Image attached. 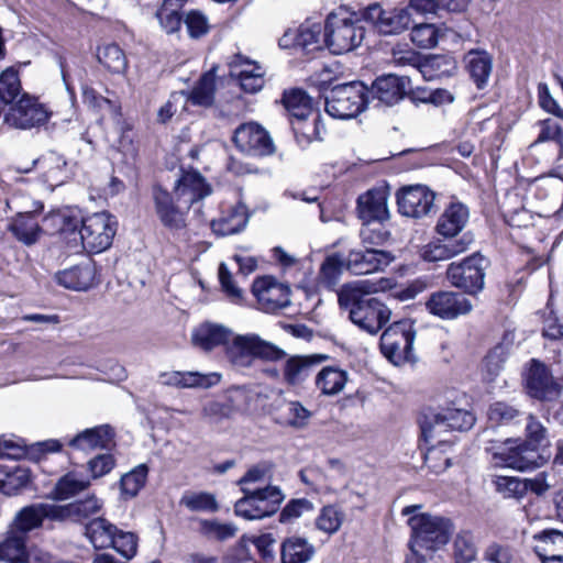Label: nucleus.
Listing matches in <instances>:
<instances>
[{
    "label": "nucleus",
    "instance_id": "nucleus-1",
    "mask_svg": "<svg viewBox=\"0 0 563 563\" xmlns=\"http://www.w3.org/2000/svg\"><path fill=\"white\" fill-rule=\"evenodd\" d=\"M338 303L360 330L375 335L389 321L391 311L380 300L371 297L366 282L344 284L338 290Z\"/></svg>",
    "mask_w": 563,
    "mask_h": 563
},
{
    "label": "nucleus",
    "instance_id": "nucleus-2",
    "mask_svg": "<svg viewBox=\"0 0 563 563\" xmlns=\"http://www.w3.org/2000/svg\"><path fill=\"white\" fill-rule=\"evenodd\" d=\"M408 526L411 529L408 542L410 553L405 563H423L426 556L422 552L439 550L450 541L454 531L451 519L427 512L409 517Z\"/></svg>",
    "mask_w": 563,
    "mask_h": 563
},
{
    "label": "nucleus",
    "instance_id": "nucleus-3",
    "mask_svg": "<svg viewBox=\"0 0 563 563\" xmlns=\"http://www.w3.org/2000/svg\"><path fill=\"white\" fill-rule=\"evenodd\" d=\"M229 363L236 369L253 366L254 360L276 362L286 356L279 346L263 340L257 334H234L224 350Z\"/></svg>",
    "mask_w": 563,
    "mask_h": 563
},
{
    "label": "nucleus",
    "instance_id": "nucleus-4",
    "mask_svg": "<svg viewBox=\"0 0 563 563\" xmlns=\"http://www.w3.org/2000/svg\"><path fill=\"white\" fill-rule=\"evenodd\" d=\"M325 111L336 119H351L369 103L368 87L361 81H351L325 88Z\"/></svg>",
    "mask_w": 563,
    "mask_h": 563
},
{
    "label": "nucleus",
    "instance_id": "nucleus-5",
    "mask_svg": "<svg viewBox=\"0 0 563 563\" xmlns=\"http://www.w3.org/2000/svg\"><path fill=\"white\" fill-rule=\"evenodd\" d=\"M415 324L411 319H401L391 323L380 335L379 347L385 357L395 365L415 362Z\"/></svg>",
    "mask_w": 563,
    "mask_h": 563
},
{
    "label": "nucleus",
    "instance_id": "nucleus-6",
    "mask_svg": "<svg viewBox=\"0 0 563 563\" xmlns=\"http://www.w3.org/2000/svg\"><path fill=\"white\" fill-rule=\"evenodd\" d=\"M323 42L331 53L340 55L361 45L365 30L356 21L339 13H330L323 29Z\"/></svg>",
    "mask_w": 563,
    "mask_h": 563
},
{
    "label": "nucleus",
    "instance_id": "nucleus-7",
    "mask_svg": "<svg viewBox=\"0 0 563 563\" xmlns=\"http://www.w3.org/2000/svg\"><path fill=\"white\" fill-rule=\"evenodd\" d=\"M496 465L518 471L534 470L543 465L544 459L539 449L523 440L508 439L498 445L486 448Z\"/></svg>",
    "mask_w": 563,
    "mask_h": 563
},
{
    "label": "nucleus",
    "instance_id": "nucleus-8",
    "mask_svg": "<svg viewBox=\"0 0 563 563\" xmlns=\"http://www.w3.org/2000/svg\"><path fill=\"white\" fill-rule=\"evenodd\" d=\"M118 222L107 211L96 212L80 221L79 235L85 250L101 253L111 246Z\"/></svg>",
    "mask_w": 563,
    "mask_h": 563
},
{
    "label": "nucleus",
    "instance_id": "nucleus-9",
    "mask_svg": "<svg viewBox=\"0 0 563 563\" xmlns=\"http://www.w3.org/2000/svg\"><path fill=\"white\" fill-rule=\"evenodd\" d=\"M488 266L489 261L479 252H475L460 262V290L472 297L460 299V314L468 313L473 309L476 295L484 288Z\"/></svg>",
    "mask_w": 563,
    "mask_h": 563
},
{
    "label": "nucleus",
    "instance_id": "nucleus-10",
    "mask_svg": "<svg viewBox=\"0 0 563 563\" xmlns=\"http://www.w3.org/2000/svg\"><path fill=\"white\" fill-rule=\"evenodd\" d=\"M51 112L35 97L23 93L4 114V122L19 130H30L44 125Z\"/></svg>",
    "mask_w": 563,
    "mask_h": 563
},
{
    "label": "nucleus",
    "instance_id": "nucleus-11",
    "mask_svg": "<svg viewBox=\"0 0 563 563\" xmlns=\"http://www.w3.org/2000/svg\"><path fill=\"white\" fill-rule=\"evenodd\" d=\"M435 194L424 185H409L396 192L398 212L407 218L422 219L433 212Z\"/></svg>",
    "mask_w": 563,
    "mask_h": 563
},
{
    "label": "nucleus",
    "instance_id": "nucleus-12",
    "mask_svg": "<svg viewBox=\"0 0 563 563\" xmlns=\"http://www.w3.org/2000/svg\"><path fill=\"white\" fill-rule=\"evenodd\" d=\"M236 148L250 156H268L275 152L269 133L255 122L239 125L232 136Z\"/></svg>",
    "mask_w": 563,
    "mask_h": 563
},
{
    "label": "nucleus",
    "instance_id": "nucleus-13",
    "mask_svg": "<svg viewBox=\"0 0 563 563\" xmlns=\"http://www.w3.org/2000/svg\"><path fill=\"white\" fill-rule=\"evenodd\" d=\"M525 387L530 397L540 401H553L562 393V385L554 379L550 369L537 360H531L525 374Z\"/></svg>",
    "mask_w": 563,
    "mask_h": 563
},
{
    "label": "nucleus",
    "instance_id": "nucleus-14",
    "mask_svg": "<svg viewBox=\"0 0 563 563\" xmlns=\"http://www.w3.org/2000/svg\"><path fill=\"white\" fill-rule=\"evenodd\" d=\"M252 292L261 309L267 313H275L291 302L290 288L271 276L256 278L252 285Z\"/></svg>",
    "mask_w": 563,
    "mask_h": 563
},
{
    "label": "nucleus",
    "instance_id": "nucleus-15",
    "mask_svg": "<svg viewBox=\"0 0 563 563\" xmlns=\"http://www.w3.org/2000/svg\"><path fill=\"white\" fill-rule=\"evenodd\" d=\"M154 209L161 223L168 230H181L186 227V211L189 208H184L170 192L163 189L161 186L153 188Z\"/></svg>",
    "mask_w": 563,
    "mask_h": 563
},
{
    "label": "nucleus",
    "instance_id": "nucleus-16",
    "mask_svg": "<svg viewBox=\"0 0 563 563\" xmlns=\"http://www.w3.org/2000/svg\"><path fill=\"white\" fill-rule=\"evenodd\" d=\"M411 91V82L408 77L393 74L376 78L368 88V100H377V104L394 106Z\"/></svg>",
    "mask_w": 563,
    "mask_h": 563
},
{
    "label": "nucleus",
    "instance_id": "nucleus-17",
    "mask_svg": "<svg viewBox=\"0 0 563 563\" xmlns=\"http://www.w3.org/2000/svg\"><path fill=\"white\" fill-rule=\"evenodd\" d=\"M45 519L59 521L57 505L46 503L27 505L15 514L11 530L26 538L30 531L41 528Z\"/></svg>",
    "mask_w": 563,
    "mask_h": 563
},
{
    "label": "nucleus",
    "instance_id": "nucleus-18",
    "mask_svg": "<svg viewBox=\"0 0 563 563\" xmlns=\"http://www.w3.org/2000/svg\"><path fill=\"white\" fill-rule=\"evenodd\" d=\"M395 256L387 251L376 249L351 250L346 257V269L354 275H366L387 267Z\"/></svg>",
    "mask_w": 563,
    "mask_h": 563
},
{
    "label": "nucleus",
    "instance_id": "nucleus-19",
    "mask_svg": "<svg viewBox=\"0 0 563 563\" xmlns=\"http://www.w3.org/2000/svg\"><path fill=\"white\" fill-rule=\"evenodd\" d=\"M389 188L375 187L357 198V214L364 223L383 222L389 219L387 207Z\"/></svg>",
    "mask_w": 563,
    "mask_h": 563
},
{
    "label": "nucleus",
    "instance_id": "nucleus-20",
    "mask_svg": "<svg viewBox=\"0 0 563 563\" xmlns=\"http://www.w3.org/2000/svg\"><path fill=\"white\" fill-rule=\"evenodd\" d=\"M328 358L327 354L292 355L284 364L283 379L289 386H300Z\"/></svg>",
    "mask_w": 563,
    "mask_h": 563
},
{
    "label": "nucleus",
    "instance_id": "nucleus-21",
    "mask_svg": "<svg viewBox=\"0 0 563 563\" xmlns=\"http://www.w3.org/2000/svg\"><path fill=\"white\" fill-rule=\"evenodd\" d=\"M211 187L198 172H187L176 181L174 194L184 208H190L195 202L208 197Z\"/></svg>",
    "mask_w": 563,
    "mask_h": 563
},
{
    "label": "nucleus",
    "instance_id": "nucleus-22",
    "mask_svg": "<svg viewBox=\"0 0 563 563\" xmlns=\"http://www.w3.org/2000/svg\"><path fill=\"white\" fill-rule=\"evenodd\" d=\"M232 336L233 331L229 327L206 321L192 330L191 341L196 347L210 352L219 346L225 349Z\"/></svg>",
    "mask_w": 563,
    "mask_h": 563
},
{
    "label": "nucleus",
    "instance_id": "nucleus-23",
    "mask_svg": "<svg viewBox=\"0 0 563 563\" xmlns=\"http://www.w3.org/2000/svg\"><path fill=\"white\" fill-rule=\"evenodd\" d=\"M457 424V409H446L441 412H434L429 409L419 418L421 437L426 442L443 433L451 432Z\"/></svg>",
    "mask_w": 563,
    "mask_h": 563
},
{
    "label": "nucleus",
    "instance_id": "nucleus-24",
    "mask_svg": "<svg viewBox=\"0 0 563 563\" xmlns=\"http://www.w3.org/2000/svg\"><path fill=\"white\" fill-rule=\"evenodd\" d=\"M114 431L109 424L85 429L69 439L67 444L79 451L106 450L113 444Z\"/></svg>",
    "mask_w": 563,
    "mask_h": 563
},
{
    "label": "nucleus",
    "instance_id": "nucleus-25",
    "mask_svg": "<svg viewBox=\"0 0 563 563\" xmlns=\"http://www.w3.org/2000/svg\"><path fill=\"white\" fill-rule=\"evenodd\" d=\"M464 69L477 89L488 85L493 71V57L484 49H470L463 57Z\"/></svg>",
    "mask_w": 563,
    "mask_h": 563
},
{
    "label": "nucleus",
    "instance_id": "nucleus-26",
    "mask_svg": "<svg viewBox=\"0 0 563 563\" xmlns=\"http://www.w3.org/2000/svg\"><path fill=\"white\" fill-rule=\"evenodd\" d=\"M8 231L25 246L35 245L44 233L34 212H19L10 220Z\"/></svg>",
    "mask_w": 563,
    "mask_h": 563
},
{
    "label": "nucleus",
    "instance_id": "nucleus-27",
    "mask_svg": "<svg viewBox=\"0 0 563 563\" xmlns=\"http://www.w3.org/2000/svg\"><path fill=\"white\" fill-rule=\"evenodd\" d=\"M250 217L251 213L246 205L239 201L227 211H223L219 219L212 220L211 229L219 236L235 234L245 229Z\"/></svg>",
    "mask_w": 563,
    "mask_h": 563
},
{
    "label": "nucleus",
    "instance_id": "nucleus-28",
    "mask_svg": "<svg viewBox=\"0 0 563 563\" xmlns=\"http://www.w3.org/2000/svg\"><path fill=\"white\" fill-rule=\"evenodd\" d=\"M163 383L177 388L207 389L217 385L221 375L218 373L202 374L200 372H170L162 374Z\"/></svg>",
    "mask_w": 563,
    "mask_h": 563
},
{
    "label": "nucleus",
    "instance_id": "nucleus-29",
    "mask_svg": "<svg viewBox=\"0 0 563 563\" xmlns=\"http://www.w3.org/2000/svg\"><path fill=\"white\" fill-rule=\"evenodd\" d=\"M102 507V499L91 494L85 499L75 500L67 505H57L58 520L65 521L71 519L76 522H80L100 512Z\"/></svg>",
    "mask_w": 563,
    "mask_h": 563
},
{
    "label": "nucleus",
    "instance_id": "nucleus-30",
    "mask_svg": "<svg viewBox=\"0 0 563 563\" xmlns=\"http://www.w3.org/2000/svg\"><path fill=\"white\" fill-rule=\"evenodd\" d=\"M96 266L91 262L80 263L57 274V282L65 288L87 290L93 285Z\"/></svg>",
    "mask_w": 563,
    "mask_h": 563
},
{
    "label": "nucleus",
    "instance_id": "nucleus-31",
    "mask_svg": "<svg viewBox=\"0 0 563 563\" xmlns=\"http://www.w3.org/2000/svg\"><path fill=\"white\" fill-rule=\"evenodd\" d=\"M316 553V548L306 538L291 536L280 544L282 563H307Z\"/></svg>",
    "mask_w": 563,
    "mask_h": 563
},
{
    "label": "nucleus",
    "instance_id": "nucleus-32",
    "mask_svg": "<svg viewBox=\"0 0 563 563\" xmlns=\"http://www.w3.org/2000/svg\"><path fill=\"white\" fill-rule=\"evenodd\" d=\"M253 503H255V511L257 518L263 519L276 514L280 504L285 499V495L278 486H266L251 490Z\"/></svg>",
    "mask_w": 563,
    "mask_h": 563
},
{
    "label": "nucleus",
    "instance_id": "nucleus-33",
    "mask_svg": "<svg viewBox=\"0 0 563 563\" xmlns=\"http://www.w3.org/2000/svg\"><path fill=\"white\" fill-rule=\"evenodd\" d=\"M282 102L290 115V121L308 120L313 113L312 98L300 88L285 90Z\"/></svg>",
    "mask_w": 563,
    "mask_h": 563
},
{
    "label": "nucleus",
    "instance_id": "nucleus-34",
    "mask_svg": "<svg viewBox=\"0 0 563 563\" xmlns=\"http://www.w3.org/2000/svg\"><path fill=\"white\" fill-rule=\"evenodd\" d=\"M427 310L443 320H454L457 318V292L455 291H435L432 292L426 302Z\"/></svg>",
    "mask_w": 563,
    "mask_h": 563
},
{
    "label": "nucleus",
    "instance_id": "nucleus-35",
    "mask_svg": "<svg viewBox=\"0 0 563 563\" xmlns=\"http://www.w3.org/2000/svg\"><path fill=\"white\" fill-rule=\"evenodd\" d=\"M117 527L103 517L90 520L85 526V536L96 549H106L113 543V536Z\"/></svg>",
    "mask_w": 563,
    "mask_h": 563
},
{
    "label": "nucleus",
    "instance_id": "nucleus-36",
    "mask_svg": "<svg viewBox=\"0 0 563 563\" xmlns=\"http://www.w3.org/2000/svg\"><path fill=\"white\" fill-rule=\"evenodd\" d=\"M90 486L89 479H80L74 472L63 475L49 493V498L56 501L67 500L86 490Z\"/></svg>",
    "mask_w": 563,
    "mask_h": 563
},
{
    "label": "nucleus",
    "instance_id": "nucleus-37",
    "mask_svg": "<svg viewBox=\"0 0 563 563\" xmlns=\"http://www.w3.org/2000/svg\"><path fill=\"white\" fill-rule=\"evenodd\" d=\"M347 382V373L336 367H323L316 377V386L322 395L334 396L342 391Z\"/></svg>",
    "mask_w": 563,
    "mask_h": 563
},
{
    "label": "nucleus",
    "instance_id": "nucleus-38",
    "mask_svg": "<svg viewBox=\"0 0 563 563\" xmlns=\"http://www.w3.org/2000/svg\"><path fill=\"white\" fill-rule=\"evenodd\" d=\"M26 538L10 530L8 537L0 542V561L8 563H26Z\"/></svg>",
    "mask_w": 563,
    "mask_h": 563
},
{
    "label": "nucleus",
    "instance_id": "nucleus-39",
    "mask_svg": "<svg viewBox=\"0 0 563 563\" xmlns=\"http://www.w3.org/2000/svg\"><path fill=\"white\" fill-rule=\"evenodd\" d=\"M97 58L112 74H123L128 67V59L123 49L114 43L98 46Z\"/></svg>",
    "mask_w": 563,
    "mask_h": 563
},
{
    "label": "nucleus",
    "instance_id": "nucleus-40",
    "mask_svg": "<svg viewBox=\"0 0 563 563\" xmlns=\"http://www.w3.org/2000/svg\"><path fill=\"white\" fill-rule=\"evenodd\" d=\"M216 76L213 71L205 73L192 87L187 100L199 107H211L214 102Z\"/></svg>",
    "mask_w": 563,
    "mask_h": 563
},
{
    "label": "nucleus",
    "instance_id": "nucleus-41",
    "mask_svg": "<svg viewBox=\"0 0 563 563\" xmlns=\"http://www.w3.org/2000/svg\"><path fill=\"white\" fill-rule=\"evenodd\" d=\"M510 352V343L500 342L496 344L483 360L482 372L488 382L495 378L504 369V365Z\"/></svg>",
    "mask_w": 563,
    "mask_h": 563
},
{
    "label": "nucleus",
    "instance_id": "nucleus-42",
    "mask_svg": "<svg viewBox=\"0 0 563 563\" xmlns=\"http://www.w3.org/2000/svg\"><path fill=\"white\" fill-rule=\"evenodd\" d=\"M185 2L186 0H164L162 7L157 10L156 18L167 34L179 31L183 22L179 10Z\"/></svg>",
    "mask_w": 563,
    "mask_h": 563
},
{
    "label": "nucleus",
    "instance_id": "nucleus-43",
    "mask_svg": "<svg viewBox=\"0 0 563 563\" xmlns=\"http://www.w3.org/2000/svg\"><path fill=\"white\" fill-rule=\"evenodd\" d=\"M344 268H346V260H343L339 253L327 256L320 266L319 283L328 289H334Z\"/></svg>",
    "mask_w": 563,
    "mask_h": 563
},
{
    "label": "nucleus",
    "instance_id": "nucleus-44",
    "mask_svg": "<svg viewBox=\"0 0 563 563\" xmlns=\"http://www.w3.org/2000/svg\"><path fill=\"white\" fill-rule=\"evenodd\" d=\"M534 551L540 559L563 552V532L556 529H544L533 536Z\"/></svg>",
    "mask_w": 563,
    "mask_h": 563
},
{
    "label": "nucleus",
    "instance_id": "nucleus-45",
    "mask_svg": "<svg viewBox=\"0 0 563 563\" xmlns=\"http://www.w3.org/2000/svg\"><path fill=\"white\" fill-rule=\"evenodd\" d=\"M454 441L451 439H439L435 446L429 449L426 460L431 463L435 472L445 471L454 464Z\"/></svg>",
    "mask_w": 563,
    "mask_h": 563
},
{
    "label": "nucleus",
    "instance_id": "nucleus-46",
    "mask_svg": "<svg viewBox=\"0 0 563 563\" xmlns=\"http://www.w3.org/2000/svg\"><path fill=\"white\" fill-rule=\"evenodd\" d=\"M292 132L295 134L298 145L302 148L307 147L313 140L321 141V124L320 114H316L312 122L308 120L290 121Z\"/></svg>",
    "mask_w": 563,
    "mask_h": 563
},
{
    "label": "nucleus",
    "instance_id": "nucleus-47",
    "mask_svg": "<svg viewBox=\"0 0 563 563\" xmlns=\"http://www.w3.org/2000/svg\"><path fill=\"white\" fill-rule=\"evenodd\" d=\"M411 24L408 8H395L386 10L383 22L379 23V32L385 35L399 34Z\"/></svg>",
    "mask_w": 563,
    "mask_h": 563
},
{
    "label": "nucleus",
    "instance_id": "nucleus-48",
    "mask_svg": "<svg viewBox=\"0 0 563 563\" xmlns=\"http://www.w3.org/2000/svg\"><path fill=\"white\" fill-rule=\"evenodd\" d=\"M148 467L145 464L135 466L129 473L122 475L120 489L125 498H134L146 483Z\"/></svg>",
    "mask_w": 563,
    "mask_h": 563
},
{
    "label": "nucleus",
    "instance_id": "nucleus-49",
    "mask_svg": "<svg viewBox=\"0 0 563 563\" xmlns=\"http://www.w3.org/2000/svg\"><path fill=\"white\" fill-rule=\"evenodd\" d=\"M322 27L319 23H305L298 27L299 48L305 54H311L322 48L321 45Z\"/></svg>",
    "mask_w": 563,
    "mask_h": 563
},
{
    "label": "nucleus",
    "instance_id": "nucleus-50",
    "mask_svg": "<svg viewBox=\"0 0 563 563\" xmlns=\"http://www.w3.org/2000/svg\"><path fill=\"white\" fill-rule=\"evenodd\" d=\"M487 416L490 423L501 426L517 421L523 413L515 405L506 401H495L489 406Z\"/></svg>",
    "mask_w": 563,
    "mask_h": 563
},
{
    "label": "nucleus",
    "instance_id": "nucleus-51",
    "mask_svg": "<svg viewBox=\"0 0 563 563\" xmlns=\"http://www.w3.org/2000/svg\"><path fill=\"white\" fill-rule=\"evenodd\" d=\"M21 81L19 74L13 68H8L0 75V100L11 104L21 93Z\"/></svg>",
    "mask_w": 563,
    "mask_h": 563
},
{
    "label": "nucleus",
    "instance_id": "nucleus-52",
    "mask_svg": "<svg viewBox=\"0 0 563 563\" xmlns=\"http://www.w3.org/2000/svg\"><path fill=\"white\" fill-rule=\"evenodd\" d=\"M435 231L444 240L456 241L457 235V203L451 202L444 212L439 217Z\"/></svg>",
    "mask_w": 563,
    "mask_h": 563
},
{
    "label": "nucleus",
    "instance_id": "nucleus-53",
    "mask_svg": "<svg viewBox=\"0 0 563 563\" xmlns=\"http://www.w3.org/2000/svg\"><path fill=\"white\" fill-rule=\"evenodd\" d=\"M493 484L505 498H521L527 493V484L518 477L495 475Z\"/></svg>",
    "mask_w": 563,
    "mask_h": 563
},
{
    "label": "nucleus",
    "instance_id": "nucleus-54",
    "mask_svg": "<svg viewBox=\"0 0 563 563\" xmlns=\"http://www.w3.org/2000/svg\"><path fill=\"white\" fill-rule=\"evenodd\" d=\"M457 254V241L438 240L429 243L423 250V258L429 262L445 261Z\"/></svg>",
    "mask_w": 563,
    "mask_h": 563
},
{
    "label": "nucleus",
    "instance_id": "nucleus-55",
    "mask_svg": "<svg viewBox=\"0 0 563 563\" xmlns=\"http://www.w3.org/2000/svg\"><path fill=\"white\" fill-rule=\"evenodd\" d=\"M343 517V512L335 506H324L316 519V526L319 530L332 534L340 529Z\"/></svg>",
    "mask_w": 563,
    "mask_h": 563
},
{
    "label": "nucleus",
    "instance_id": "nucleus-56",
    "mask_svg": "<svg viewBox=\"0 0 563 563\" xmlns=\"http://www.w3.org/2000/svg\"><path fill=\"white\" fill-rule=\"evenodd\" d=\"M247 543H253L255 545L263 560L273 561L275 559L274 545L276 540L272 533H263L253 538L242 537L239 542V547L245 549Z\"/></svg>",
    "mask_w": 563,
    "mask_h": 563
},
{
    "label": "nucleus",
    "instance_id": "nucleus-57",
    "mask_svg": "<svg viewBox=\"0 0 563 563\" xmlns=\"http://www.w3.org/2000/svg\"><path fill=\"white\" fill-rule=\"evenodd\" d=\"M312 501L307 498L290 499L279 514V522L289 523L300 518L306 512L313 511Z\"/></svg>",
    "mask_w": 563,
    "mask_h": 563
},
{
    "label": "nucleus",
    "instance_id": "nucleus-58",
    "mask_svg": "<svg viewBox=\"0 0 563 563\" xmlns=\"http://www.w3.org/2000/svg\"><path fill=\"white\" fill-rule=\"evenodd\" d=\"M410 37L418 47L432 48L438 43V30L431 23H419L412 27Z\"/></svg>",
    "mask_w": 563,
    "mask_h": 563
},
{
    "label": "nucleus",
    "instance_id": "nucleus-59",
    "mask_svg": "<svg viewBox=\"0 0 563 563\" xmlns=\"http://www.w3.org/2000/svg\"><path fill=\"white\" fill-rule=\"evenodd\" d=\"M184 23L191 38H200L210 31V23L207 15L199 10H190L186 14Z\"/></svg>",
    "mask_w": 563,
    "mask_h": 563
},
{
    "label": "nucleus",
    "instance_id": "nucleus-60",
    "mask_svg": "<svg viewBox=\"0 0 563 563\" xmlns=\"http://www.w3.org/2000/svg\"><path fill=\"white\" fill-rule=\"evenodd\" d=\"M180 504L191 511H216L218 509L214 496L209 493L185 495Z\"/></svg>",
    "mask_w": 563,
    "mask_h": 563
},
{
    "label": "nucleus",
    "instance_id": "nucleus-61",
    "mask_svg": "<svg viewBox=\"0 0 563 563\" xmlns=\"http://www.w3.org/2000/svg\"><path fill=\"white\" fill-rule=\"evenodd\" d=\"M123 558L132 559L137 549V537L132 532H124L117 529L113 536V543L111 545Z\"/></svg>",
    "mask_w": 563,
    "mask_h": 563
},
{
    "label": "nucleus",
    "instance_id": "nucleus-62",
    "mask_svg": "<svg viewBox=\"0 0 563 563\" xmlns=\"http://www.w3.org/2000/svg\"><path fill=\"white\" fill-rule=\"evenodd\" d=\"M286 418L280 421L282 423L297 429H302L308 424L311 412L301 402L289 401L286 405Z\"/></svg>",
    "mask_w": 563,
    "mask_h": 563
},
{
    "label": "nucleus",
    "instance_id": "nucleus-63",
    "mask_svg": "<svg viewBox=\"0 0 563 563\" xmlns=\"http://www.w3.org/2000/svg\"><path fill=\"white\" fill-rule=\"evenodd\" d=\"M42 163L44 164L46 172L49 177L56 178L58 183H63L64 178H58V175H64L67 177L66 167L67 161L66 158L56 151H47L42 156Z\"/></svg>",
    "mask_w": 563,
    "mask_h": 563
},
{
    "label": "nucleus",
    "instance_id": "nucleus-64",
    "mask_svg": "<svg viewBox=\"0 0 563 563\" xmlns=\"http://www.w3.org/2000/svg\"><path fill=\"white\" fill-rule=\"evenodd\" d=\"M260 69L258 65H253L252 69H244L239 74L240 87L244 92L256 93L263 88L264 78Z\"/></svg>",
    "mask_w": 563,
    "mask_h": 563
}]
</instances>
